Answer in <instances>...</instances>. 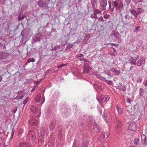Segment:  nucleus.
<instances>
[{
  "label": "nucleus",
  "mask_w": 147,
  "mask_h": 147,
  "mask_svg": "<svg viewBox=\"0 0 147 147\" xmlns=\"http://www.w3.org/2000/svg\"><path fill=\"white\" fill-rule=\"evenodd\" d=\"M110 98V97L108 95H100L98 97L96 96V99L98 101L100 100L102 102L105 103L108 101Z\"/></svg>",
  "instance_id": "5"
},
{
  "label": "nucleus",
  "mask_w": 147,
  "mask_h": 147,
  "mask_svg": "<svg viewBox=\"0 0 147 147\" xmlns=\"http://www.w3.org/2000/svg\"><path fill=\"white\" fill-rule=\"evenodd\" d=\"M72 147H79V143L77 141L74 140Z\"/></svg>",
  "instance_id": "28"
},
{
  "label": "nucleus",
  "mask_w": 147,
  "mask_h": 147,
  "mask_svg": "<svg viewBox=\"0 0 147 147\" xmlns=\"http://www.w3.org/2000/svg\"><path fill=\"white\" fill-rule=\"evenodd\" d=\"M111 71L113 73H114L115 75H118L121 73L119 70H117L114 67H113L111 69Z\"/></svg>",
  "instance_id": "18"
},
{
  "label": "nucleus",
  "mask_w": 147,
  "mask_h": 147,
  "mask_svg": "<svg viewBox=\"0 0 147 147\" xmlns=\"http://www.w3.org/2000/svg\"><path fill=\"white\" fill-rule=\"evenodd\" d=\"M120 36L119 33L116 31L112 32L111 34V38L114 41H115L116 39H119Z\"/></svg>",
  "instance_id": "8"
},
{
  "label": "nucleus",
  "mask_w": 147,
  "mask_h": 147,
  "mask_svg": "<svg viewBox=\"0 0 147 147\" xmlns=\"http://www.w3.org/2000/svg\"><path fill=\"white\" fill-rule=\"evenodd\" d=\"M101 147H105V146H102Z\"/></svg>",
  "instance_id": "61"
},
{
  "label": "nucleus",
  "mask_w": 147,
  "mask_h": 147,
  "mask_svg": "<svg viewBox=\"0 0 147 147\" xmlns=\"http://www.w3.org/2000/svg\"><path fill=\"white\" fill-rule=\"evenodd\" d=\"M126 100L127 102L128 103H131V99L130 98H128L127 97L126 98Z\"/></svg>",
  "instance_id": "38"
},
{
  "label": "nucleus",
  "mask_w": 147,
  "mask_h": 147,
  "mask_svg": "<svg viewBox=\"0 0 147 147\" xmlns=\"http://www.w3.org/2000/svg\"><path fill=\"white\" fill-rule=\"evenodd\" d=\"M115 130L117 133L118 134L121 131L122 125L121 123L118 119L116 118L115 120Z\"/></svg>",
  "instance_id": "4"
},
{
  "label": "nucleus",
  "mask_w": 147,
  "mask_h": 147,
  "mask_svg": "<svg viewBox=\"0 0 147 147\" xmlns=\"http://www.w3.org/2000/svg\"><path fill=\"white\" fill-rule=\"evenodd\" d=\"M14 113H15L16 112V110H14Z\"/></svg>",
  "instance_id": "59"
},
{
  "label": "nucleus",
  "mask_w": 147,
  "mask_h": 147,
  "mask_svg": "<svg viewBox=\"0 0 147 147\" xmlns=\"http://www.w3.org/2000/svg\"><path fill=\"white\" fill-rule=\"evenodd\" d=\"M66 64H63L61 65L62 67H63L66 65Z\"/></svg>",
  "instance_id": "51"
},
{
  "label": "nucleus",
  "mask_w": 147,
  "mask_h": 147,
  "mask_svg": "<svg viewBox=\"0 0 147 147\" xmlns=\"http://www.w3.org/2000/svg\"><path fill=\"white\" fill-rule=\"evenodd\" d=\"M104 80L109 84H111L113 83L112 81L110 80L109 77L108 78H104Z\"/></svg>",
  "instance_id": "24"
},
{
  "label": "nucleus",
  "mask_w": 147,
  "mask_h": 147,
  "mask_svg": "<svg viewBox=\"0 0 147 147\" xmlns=\"http://www.w3.org/2000/svg\"><path fill=\"white\" fill-rule=\"evenodd\" d=\"M56 124V120L55 119H53L49 125V129L50 131H53L55 130Z\"/></svg>",
  "instance_id": "13"
},
{
  "label": "nucleus",
  "mask_w": 147,
  "mask_h": 147,
  "mask_svg": "<svg viewBox=\"0 0 147 147\" xmlns=\"http://www.w3.org/2000/svg\"><path fill=\"white\" fill-rule=\"evenodd\" d=\"M139 28L140 27L139 26H138L136 27L135 29V31H136L138 30V29H139Z\"/></svg>",
  "instance_id": "47"
},
{
  "label": "nucleus",
  "mask_w": 147,
  "mask_h": 147,
  "mask_svg": "<svg viewBox=\"0 0 147 147\" xmlns=\"http://www.w3.org/2000/svg\"><path fill=\"white\" fill-rule=\"evenodd\" d=\"M42 80V79H40V81H35V82H34V83L36 85L38 84L40 81H41V80Z\"/></svg>",
  "instance_id": "45"
},
{
  "label": "nucleus",
  "mask_w": 147,
  "mask_h": 147,
  "mask_svg": "<svg viewBox=\"0 0 147 147\" xmlns=\"http://www.w3.org/2000/svg\"><path fill=\"white\" fill-rule=\"evenodd\" d=\"M29 122L30 125L34 126H36L38 123L37 120L33 118L30 119Z\"/></svg>",
  "instance_id": "14"
},
{
  "label": "nucleus",
  "mask_w": 147,
  "mask_h": 147,
  "mask_svg": "<svg viewBox=\"0 0 147 147\" xmlns=\"http://www.w3.org/2000/svg\"><path fill=\"white\" fill-rule=\"evenodd\" d=\"M37 87V86H35V87Z\"/></svg>",
  "instance_id": "63"
},
{
  "label": "nucleus",
  "mask_w": 147,
  "mask_h": 147,
  "mask_svg": "<svg viewBox=\"0 0 147 147\" xmlns=\"http://www.w3.org/2000/svg\"><path fill=\"white\" fill-rule=\"evenodd\" d=\"M18 95L14 99L18 100L21 99L24 97L23 92H18Z\"/></svg>",
  "instance_id": "22"
},
{
  "label": "nucleus",
  "mask_w": 147,
  "mask_h": 147,
  "mask_svg": "<svg viewBox=\"0 0 147 147\" xmlns=\"http://www.w3.org/2000/svg\"><path fill=\"white\" fill-rule=\"evenodd\" d=\"M94 128L92 130V132L95 133V132H97L98 130L99 129V127L97 126V123L94 122L93 124Z\"/></svg>",
  "instance_id": "19"
},
{
  "label": "nucleus",
  "mask_w": 147,
  "mask_h": 147,
  "mask_svg": "<svg viewBox=\"0 0 147 147\" xmlns=\"http://www.w3.org/2000/svg\"><path fill=\"white\" fill-rule=\"evenodd\" d=\"M34 89H33V88H32V91H34Z\"/></svg>",
  "instance_id": "60"
},
{
  "label": "nucleus",
  "mask_w": 147,
  "mask_h": 147,
  "mask_svg": "<svg viewBox=\"0 0 147 147\" xmlns=\"http://www.w3.org/2000/svg\"><path fill=\"white\" fill-rule=\"evenodd\" d=\"M109 134L108 131L102 132L99 135L98 139L100 142H103L108 137Z\"/></svg>",
  "instance_id": "2"
},
{
  "label": "nucleus",
  "mask_w": 147,
  "mask_h": 147,
  "mask_svg": "<svg viewBox=\"0 0 147 147\" xmlns=\"http://www.w3.org/2000/svg\"><path fill=\"white\" fill-rule=\"evenodd\" d=\"M133 61H135L134 60H134H132Z\"/></svg>",
  "instance_id": "62"
},
{
  "label": "nucleus",
  "mask_w": 147,
  "mask_h": 147,
  "mask_svg": "<svg viewBox=\"0 0 147 147\" xmlns=\"http://www.w3.org/2000/svg\"><path fill=\"white\" fill-rule=\"evenodd\" d=\"M63 129L61 128L59 129L58 132V139L59 142L60 143H63L64 140V133L63 131Z\"/></svg>",
  "instance_id": "7"
},
{
  "label": "nucleus",
  "mask_w": 147,
  "mask_h": 147,
  "mask_svg": "<svg viewBox=\"0 0 147 147\" xmlns=\"http://www.w3.org/2000/svg\"><path fill=\"white\" fill-rule=\"evenodd\" d=\"M14 131L13 130L12 131L11 134V136L10 138L11 139H12L13 138V136L14 135Z\"/></svg>",
  "instance_id": "42"
},
{
  "label": "nucleus",
  "mask_w": 147,
  "mask_h": 147,
  "mask_svg": "<svg viewBox=\"0 0 147 147\" xmlns=\"http://www.w3.org/2000/svg\"><path fill=\"white\" fill-rule=\"evenodd\" d=\"M144 84L146 86H147V79L144 80Z\"/></svg>",
  "instance_id": "43"
},
{
  "label": "nucleus",
  "mask_w": 147,
  "mask_h": 147,
  "mask_svg": "<svg viewBox=\"0 0 147 147\" xmlns=\"http://www.w3.org/2000/svg\"><path fill=\"white\" fill-rule=\"evenodd\" d=\"M143 0H139V1H139V2H142Z\"/></svg>",
  "instance_id": "57"
},
{
  "label": "nucleus",
  "mask_w": 147,
  "mask_h": 147,
  "mask_svg": "<svg viewBox=\"0 0 147 147\" xmlns=\"http://www.w3.org/2000/svg\"><path fill=\"white\" fill-rule=\"evenodd\" d=\"M139 142V140L138 139H135L134 141V143L136 145H137L138 144V142Z\"/></svg>",
  "instance_id": "33"
},
{
  "label": "nucleus",
  "mask_w": 147,
  "mask_h": 147,
  "mask_svg": "<svg viewBox=\"0 0 147 147\" xmlns=\"http://www.w3.org/2000/svg\"><path fill=\"white\" fill-rule=\"evenodd\" d=\"M135 59L137 60L139 59V57L138 56H137V57H135Z\"/></svg>",
  "instance_id": "49"
},
{
  "label": "nucleus",
  "mask_w": 147,
  "mask_h": 147,
  "mask_svg": "<svg viewBox=\"0 0 147 147\" xmlns=\"http://www.w3.org/2000/svg\"><path fill=\"white\" fill-rule=\"evenodd\" d=\"M30 145L29 144L24 143H19L18 144V147H30Z\"/></svg>",
  "instance_id": "21"
},
{
  "label": "nucleus",
  "mask_w": 147,
  "mask_h": 147,
  "mask_svg": "<svg viewBox=\"0 0 147 147\" xmlns=\"http://www.w3.org/2000/svg\"><path fill=\"white\" fill-rule=\"evenodd\" d=\"M89 138L88 137L84 138L83 139V145L81 147H88L89 146Z\"/></svg>",
  "instance_id": "11"
},
{
  "label": "nucleus",
  "mask_w": 147,
  "mask_h": 147,
  "mask_svg": "<svg viewBox=\"0 0 147 147\" xmlns=\"http://www.w3.org/2000/svg\"><path fill=\"white\" fill-rule=\"evenodd\" d=\"M145 59L144 57H142L137 62V64L138 66H141L142 64H144L145 63Z\"/></svg>",
  "instance_id": "17"
},
{
  "label": "nucleus",
  "mask_w": 147,
  "mask_h": 147,
  "mask_svg": "<svg viewBox=\"0 0 147 147\" xmlns=\"http://www.w3.org/2000/svg\"><path fill=\"white\" fill-rule=\"evenodd\" d=\"M94 12L96 15L97 14L101 13V11L99 9H96L94 11Z\"/></svg>",
  "instance_id": "30"
},
{
  "label": "nucleus",
  "mask_w": 147,
  "mask_h": 147,
  "mask_svg": "<svg viewBox=\"0 0 147 147\" xmlns=\"http://www.w3.org/2000/svg\"><path fill=\"white\" fill-rule=\"evenodd\" d=\"M23 129H22L21 128L19 129L18 133V135L20 137L21 135L23 133Z\"/></svg>",
  "instance_id": "31"
},
{
  "label": "nucleus",
  "mask_w": 147,
  "mask_h": 147,
  "mask_svg": "<svg viewBox=\"0 0 147 147\" xmlns=\"http://www.w3.org/2000/svg\"><path fill=\"white\" fill-rule=\"evenodd\" d=\"M24 16H23L22 17V18L21 19V20H22L24 18Z\"/></svg>",
  "instance_id": "56"
},
{
  "label": "nucleus",
  "mask_w": 147,
  "mask_h": 147,
  "mask_svg": "<svg viewBox=\"0 0 147 147\" xmlns=\"http://www.w3.org/2000/svg\"><path fill=\"white\" fill-rule=\"evenodd\" d=\"M108 75L109 76V77L111 78L112 77V76L111 74H108Z\"/></svg>",
  "instance_id": "53"
},
{
  "label": "nucleus",
  "mask_w": 147,
  "mask_h": 147,
  "mask_svg": "<svg viewBox=\"0 0 147 147\" xmlns=\"http://www.w3.org/2000/svg\"><path fill=\"white\" fill-rule=\"evenodd\" d=\"M62 67V65H60L58 66H57V68H60V67Z\"/></svg>",
  "instance_id": "50"
},
{
  "label": "nucleus",
  "mask_w": 147,
  "mask_h": 147,
  "mask_svg": "<svg viewBox=\"0 0 147 147\" xmlns=\"http://www.w3.org/2000/svg\"><path fill=\"white\" fill-rule=\"evenodd\" d=\"M111 49H112L113 51L114 52V53H116V50L113 48H111Z\"/></svg>",
  "instance_id": "48"
},
{
  "label": "nucleus",
  "mask_w": 147,
  "mask_h": 147,
  "mask_svg": "<svg viewBox=\"0 0 147 147\" xmlns=\"http://www.w3.org/2000/svg\"><path fill=\"white\" fill-rule=\"evenodd\" d=\"M141 138V140H145V139H146V138L145 136L144 135H143L142 136Z\"/></svg>",
  "instance_id": "41"
},
{
  "label": "nucleus",
  "mask_w": 147,
  "mask_h": 147,
  "mask_svg": "<svg viewBox=\"0 0 147 147\" xmlns=\"http://www.w3.org/2000/svg\"><path fill=\"white\" fill-rule=\"evenodd\" d=\"M2 80V77L0 76V82Z\"/></svg>",
  "instance_id": "54"
},
{
  "label": "nucleus",
  "mask_w": 147,
  "mask_h": 147,
  "mask_svg": "<svg viewBox=\"0 0 147 147\" xmlns=\"http://www.w3.org/2000/svg\"><path fill=\"white\" fill-rule=\"evenodd\" d=\"M29 138L32 142H34L36 138L35 133L33 130H31L28 131Z\"/></svg>",
  "instance_id": "10"
},
{
  "label": "nucleus",
  "mask_w": 147,
  "mask_h": 147,
  "mask_svg": "<svg viewBox=\"0 0 147 147\" xmlns=\"http://www.w3.org/2000/svg\"><path fill=\"white\" fill-rule=\"evenodd\" d=\"M90 17L91 18H94L95 19H96L97 18V17L96 16V15L94 13H94L93 14H92L91 16H90Z\"/></svg>",
  "instance_id": "35"
},
{
  "label": "nucleus",
  "mask_w": 147,
  "mask_h": 147,
  "mask_svg": "<svg viewBox=\"0 0 147 147\" xmlns=\"http://www.w3.org/2000/svg\"><path fill=\"white\" fill-rule=\"evenodd\" d=\"M31 111L34 113V116L37 118L40 117L41 115V109L38 110V108L35 105H32Z\"/></svg>",
  "instance_id": "3"
},
{
  "label": "nucleus",
  "mask_w": 147,
  "mask_h": 147,
  "mask_svg": "<svg viewBox=\"0 0 147 147\" xmlns=\"http://www.w3.org/2000/svg\"><path fill=\"white\" fill-rule=\"evenodd\" d=\"M109 15L105 14L104 16V17L105 18H109Z\"/></svg>",
  "instance_id": "44"
},
{
  "label": "nucleus",
  "mask_w": 147,
  "mask_h": 147,
  "mask_svg": "<svg viewBox=\"0 0 147 147\" xmlns=\"http://www.w3.org/2000/svg\"><path fill=\"white\" fill-rule=\"evenodd\" d=\"M141 142L142 144L144 145H146L147 144V141L146 139L143 140H141Z\"/></svg>",
  "instance_id": "37"
},
{
  "label": "nucleus",
  "mask_w": 147,
  "mask_h": 147,
  "mask_svg": "<svg viewBox=\"0 0 147 147\" xmlns=\"http://www.w3.org/2000/svg\"><path fill=\"white\" fill-rule=\"evenodd\" d=\"M35 61V59L33 58H29L27 60V61L28 62H34Z\"/></svg>",
  "instance_id": "32"
},
{
  "label": "nucleus",
  "mask_w": 147,
  "mask_h": 147,
  "mask_svg": "<svg viewBox=\"0 0 147 147\" xmlns=\"http://www.w3.org/2000/svg\"><path fill=\"white\" fill-rule=\"evenodd\" d=\"M113 8L116 7L117 9L119 10L123 6V5L120 0H118L114 1L113 3Z\"/></svg>",
  "instance_id": "9"
},
{
  "label": "nucleus",
  "mask_w": 147,
  "mask_h": 147,
  "mask_svg": "<svg viewBox=\"0 0 147 147\" xmlns=\"http://www.w3.org/2000/svg\"><path fill=\"white\" fill-rule=\"evenodd\" d=\"M98 111L99 112V113H100V114L101 115L102 113V111L101 109H99L98 110Z\"/></svg>",
  "instance_id": "46"
},
{
  "label": "nucleus",
  "mask_w": 147,
  "mask_h": 147,
  "mask_svg": "<svg viewBox=\"0 0 147 147\" xmlns=\"http://www.w3.org/2000/svg\"><path fill=\"white\" fill-rule=\"evenodd\" d=\"M107 113H104V114H103L102 116L104 118V119L107 122V121L106 120L107 119V117H106L107 116Z\"/></svg>",
  "instance_id": "39"
},
{
  "label": "nucleus",
  "mask_w": 147,
  "mask_h": 147,
  "mask_svg": "<svg viewBox=\"0 0 147 147\" xmlns=\"http://www.w3.org/2000/svg\"><path fill=\"white\" fill-rule=\"evenodd\" d=\"M35 100L37 103L40 102V104L42 105L45 101V97L44 94H41L40 93H37L34 98Z\"/></svg>",
  "instance_id": "1"
},
{
  "label": "nucleus",
  "mask_w": 147,
  "mask_h": 147,
  "mask_svg": "<svg viewBox=\"0 0 147 147\" xmlns=\"http://www.w3.org/2000/svg\"><path fill=\"white\" fill-rule=\"evenodd\" d=\"M100 5L103 7H105L107 4V1L106 0H102L100 2Z\"/></svg>",
  "instance_id": "25"
},
{
  "label": "nucleus",
  "mask_w": 147,
  "mask_h": 147,
  "mask_svg": "<svg viewBox=\"0 0 147 147\" xmlns=\"http://www.w3.org/2000/svg\"><path fill=\"white\" fill-rule=\"evenodd\" d=\"M109 7L111 8V5L110 2H109Z\"/></svg>",
  "instance_id": "52"
},
{
  "label": "nucleus",
  "mask_w": 147,
  "mask_h": 147,
  "mask_svg": "<svg viewBox=\"0 0 147 147\" xmlns=\"http://www.w3.org/2000/svg\"><path fill=\"white\" fill-rule=\"evenodd\" d=\"M47 131V129L45 127H42L40 129V135L44 136L46 132Z\"/></svg>",
  "instance_id": "20"
},
{
  "label": "nucleus",
  "mask_w": 147,
  "mask_h": 147,
  "mask_svg": "<svg viewBox=\"0 0 147 147\" xmlns=\"http://www.w3.org/2000/svg\"><path fill=\"white\" fill-rule=\"evenodd\" d=\"M29 98L28 97L26 98L24 100L23 103L25 105L27 102Z\"/></svg>",
  "instance_id": "36"
},
{
  "label": "nucleus",
  "mask_w": 147,
  "mask_h": 147,
  "mask_svg": "<svg viewBox=\"0 0 147 147\" xmlns=\"http://www.w3.org/2000/svg\"><path fill=\"white\" fill-rule=\"evenodd\" d=\"M132 96H133L134 95H133V94H132Z\"/></svg>",
  "instance_id": "64"
},
{
  "label": "nucleus",
  "mask_w": 147,
  "mask_h": 147,
  "mask_svg": "<svg viewBox=\"0 0 147 147\" xmlns=\"http://www.w3.org/2000/svg\"><path fill=\"white\" fill-rule=\"evenodd\" d=\"M128 124V129L132 131H135L137 130L138 126L136 123L134 122H130Z\"/></svg>",
  "instance_id": "6"
},
{
  "label": "nucleus",
  "mask_w": 147,
  "mask_h": 147,
  "mask_svg": "<svg viewBox=\"0 0 147 147\" xmlns=\"http://www.w3.org/2000/svg\"><path fill=\"white\" fill-rule=\"evenodd\" d=\"M83 71L84 73L88 74L90 72V67L89 66L88 64L86 63H84V64Z\"/></svg>",
  "instance_id": "12"
},
{
  "label": "nucleus",
  "mask_w": 147,
  "mask_h": 147,
  "mask_svg": "<svg viewBox=\"0 0 147 147\" xmlns=\"http://www.w3.org/2000/svg\"><path fill=\"white\" fill-rule=\"evenodd\" d=\"M140 92H141L142 91H143L142 89L141 88L140 89Z\"/></svg>",
  "instance_id": "55"
},
{
  "label": "nucleus",
  "mask_w": 147,
  "mask_h": 147,
  "mask_svg": "<svg viewBox=\"0 0 147 147\" xmlns=\"http://www.w3.org/2000/svg\"><path fill=\"white\" fill-rule=\"evenodd\" d=\"M116 109L118 113V114H121L122 113V110L119 107L118 105L116 106Z\"/></svg>",
  "instance_id": "26"
},
{
  "label": "nucleus",
  "mask_w": 147,
  "mask_h": 147,
  "mask_svg": "<svg viewBox=\"0 0 147 147\" xmlns=\"http://www.w3.org/2000/svg\"><path fill=\"white\" fill-rule=\"evenodd\" d=\"M130 11L131 13L135 17H137L138 16V15L137 12L134 9H131L130 10Z\"/></svg>",
  "instance_id": "23"
},
{
  "label": "nucleus",
  "mask_w": 147,
  "mask_h": 147,
  "mask_svg": "<svg viewBox=\"0 0 147 147\" xmlns=\"http://www.w3.org/2000/svg\"><path fill=\"white\" fill-rule=\"evenodd\" d=\"M44 142V136L40 135L38 138V145L39 146H41Z\"/></svg>",
  "instance_id": "16"
},
{
  "label": "nucleus",
  "mask_w": 147,
  "mask_h": 147,
  "mask_svg": "<svg viewBox=\"0 0 147 147\" xmlns=\"http://www.w3.org/2000/svg\"><path fill=\"white\" fill-rule=\"evenodd\" d=\"M144 11V10L143 9L141 8H138L137 10V13L138 15L139 14L141 13Z\"/></svg>",
  "instance_id": "29"
},
{
  "label": "nucleus",
  "mask_w": 147,
  "mask_h": 147,
  "mask_svg": "<svg viewBox=\"0 0 147 147\" xmlns=\"http://www.w3.org/2000/svg\"><path fill=\"white\" fill-rule=\"evenodd\" d=\"M76 57L78 59H81V58L83 57L84 55L81 54H79L77 55L76 56Z\"/></svg>",
  "instance_id": "34"
},
{
  "label": "nucleus",
  "mask_w": 147,
  "mask_h": 147,
  "mask_svg": "<svg viewBox=\"0 0 147 147\" xmlns=\"http://www.w3.org/2000/svg\"><path fill=\"white\" fill-rule=\"evenodd\" d=\"M55 139L53 137H50L49 139L48 142V145L49 147H55Z\"/></svg>",
  "instance_id": "15"
},
{
  "label": "nucleus",
  "mask_w": 147,
  "mask_h": 147,
  "mask_svg": "<svg viewBox=\"0 0 147 147\" xmlns=\"http://www.w3.org/2000/svg\"><path fill=\"white\" fill-rule=\"evenodd\" d=\"M80 60L81 61H84L88 62H89V61L88 60H87L86 59L84 58H81V59H80Z\"/></svg>",
  "instance_id": "40"
},
{
  "label": "nucleus",
  "mask_w": 147,
  "mask_h": 147,
  "mask_svg": "<svg viewBox=\"0 0 147 147\" xmlns=\"http://www.w3.org/2000/svg\"><path fill=\"white\" fill-rule=\"evenodd\" d=\"M129 61L130 62H131V63L136 65V61H133L132 60L134 61V58L131 57H130L129 58Z\"/></svg>",
  "instance_id": "27"
},
{
  "label": "nucleus",
  "mask_w": 147,
  "mask_h": 147,
  "mask_svg": "<svg viewBox=\"0 0 147 147\" xmlns=\"http://www.w3.org/2000/svg\"><path fill=\"white\" fill-rule=\"evenodd\" d=\"M143 92H140V95H141L142 94Z\"/></svg>",
  "instance_id": "58"
}]
</instances>
